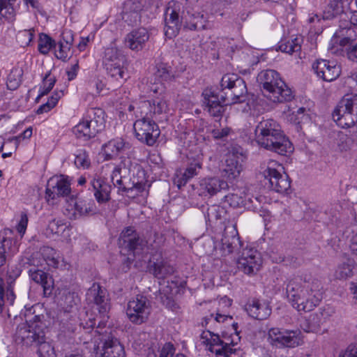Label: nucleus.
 I'll use <instances>...</instances> for the list:
<instances>
[{"label":"nucleus","instance_id":"1","mask_svg":"<svg viewBox=\"0 0 357 357\" xmlns=\"http://www.w3.org/2000/svg\"><path fill=\"white\" fill-rule=\"evenodd\" d=\"M86 301L93 304V308L98 311L96 317L89 316L88 320L82 325L85 329L92 328L94 338L93 352L96 357H126L124 347L106 327L110 309L109 299L107 290L98 283H93L86 294Z\"/></svg>","mask_w":357,"mask_h":357},{"label":"nucleus","instance_id":"2","mask_svg":"<svg viewBox=\"0 0 357 357\" xmlns=\"http://www.w3.org/2000/svg\"><path fill=\"white\" fill-rule=\"evenodd\" d=\"M220 85L219 93L212 89H206L202 93L204 109L213 116H220L225 105L243 102L248 93L245 81L236 74L225 75Z\"/></svg>","mask_w":357,"mask_h":357},{"label":"nucleus","instance_id":"3","mask_svg":"<svg viewBox=\"0 0 357 357\" xmlns=\"http://www.w3.org/2000/svg\"><path fill=\"white\" fill-rule=\"evenodd\" d=\"M119 245L128 250L127 263L135 262L134 266L139 268H146L158 279L165 278L169 274L172 268L167 266L162 259L160 255L153 256V261L147 253H144L142 241L139 239L133 227H128L122 231L119 237Z\"/></svg>","mask_w":357,"mask_h":357},{"label":"nucleus","instance_id":"4","mask_svg":"<svg viewBox=\"0 0 357 357\" xmlns=\"http://www.w3.org/2000/svg\"><path fill=\"white\" fill-rule=\"evenodd\" d=\"M34 312L33 306L26 305L21 312L20 316L24 318L26 323L18 329L19 337L26 345L37 344V357H57L54 342L45 340L43 316L35 315Z\"/></svg>","mask_w":357,"mask_h":357},{"label":"nucleus","instance_id":"5","mask_svg":"<svg viewBox=\"0 0 357 357\" xmlns=\"http://www.w3.org/2000/svg\"><path fill=\"white\" fill-rule=\"evenodd\" d=\"M114 185L119 190L126 192L128 197H141L144 200L149 194L148 176L145 170L138 164H131L126 168V164L114 167L111 174Z\"/></svg>","mask_w":357,"mask_h":357},{"label":"nucleus","instance_id":"6","mask_svg":"<svg viewBox=\"0 0 357 357\" xmlns=\"http://www.w3.org/2000/svg\"><path fill=\"white\" fill-rule=\"evenodd\" d=\"M257 144L268 151L287 155L294 151V146L282 130L280 124L273 119L261 121L255 130Z\"/></svg>","mask_w":357,"mask_h":357},{"label":"nucleus","instance_id":"7","mask_svg":"<svg viewBox=\"0 0 357 357\" xmlns=\"http://www.w3.org/2000/svg\"><path fill=\"white\" fill-rule=\"evenodd\" d=\"M287 294L292 306L298 311L310 312L322 299V292L319 285L310 286L301 278L291 280L287 286Z\"/></svg>","mask_w":357,"mask_h":357},{"label":"nucleus","instance_id":"8","mask_svg":"<svg viewBox=\"0 0 357 357\" xmlns=\"http://www.w3.org/2000/svg\"><path fill=\"white\" fill-rule=\"evenodd\" d=\"M231 303L232 301L227 296L221 297L215 302L217 305L215 312L206 316L203 319L202 325L222 324L224 326L222 335L226 344H238L241 339L238 332V324L231 316L225 314Z\"/></svg>","mask_w":357,"mask_h":357},{"label":"nucleus","instance_id":"9","mask_svg":"<svg viewBox=\"0 0 357 357\" xmlns=\"http://www.w3.org/2000/svg\"><path fill=\"white\" fill-rule=\"evenodd\" d=\"M165 87L159 82L149 86L148 100L141 97L139 100L133 101L128 107L130 112H134L136 116L151 114H166L168 105L165 98Z\"/></svg>","mask_w":357,"mask_h":357},{"label":"nucleus","instance_id":"10","mask_svg":"<svg viewBox=\"0 0 357 357\" xmlns=\"http://www.w3.org/2000/svg\"><path fill=\"white\" fill-rule=\"evenodd\" d=\"M257 81L264 96L273 102L289 101L294 97L291 89L276 70L267 69L261 71Z\"/></svg>","mask_w":357,"mask_h":357},{"label":"nucleus","instance_id":"11","mask_svg":"<svg viewBox=\"0 0 357 357\" xmlns=\"http://www.w3.org/2000/svg\"><path fill=\"white\" fill-rule=\"evenodd\" d=\"M220 329L222 334L224 326ZM225 340L223 335L220 339L218 335L206 330L201 333L197 344L205 350L215 353V357H238L241 352L234 348L237 344H226Z\"/></svg>","mask_w":357,"mask_h":357},{"label":"nucleus","instance_id":"12","mask_svg":"<svg viewBox=\"0 0 357 357\" xmlns=\"http://www.w3.org/2000/svg\"><path fill=\"white\" fill-rule=\"evenodd\" d=\"M333 119L340 128L353 126L357 121V94L344 96L335 108Z\"/></svg>","mask_w":357,"mask_h":357},{"label":"nucleus","instance_id":"13","mask_svg":"<svg viewBox=\"0 0 357 357\" xmlns=\"http://www.w3.org/2000/svg\"><path fill=\"white\" fill-rule=\"evenodd\" d=\"M261 173L273 190L283 193L290 188V182L284 174V167L276 160H269L264 162L261 167Z\"/></svg>","mask_w":357,"mask_h":357},{"label":"nucleus","instance_id":"14","mask_svg":"<svg viewBox=\"0 0 357 357\" xmlns=\"http://www.w3.org/2000/svg\"><path fill=\"white\" fill-rule=\"evenodd\" d=\"M104 51L102 62L107 75L116 80L123 79L128 68L126 57L118 52L116 46H107Z\"/></svg>","mask_w":357,"mask_h":357},{"label":"nucleus","instance_id":"15","mask_svg":"<svg viewBox=\"0 0 357 357\" xmlns=\"http://www.w3.org/2000/svg\"><path fill=\"white\" fill-rule=\"evenodd\" d=\"M268 342L278 348H294L301 345L303 337L299 330L271 328L268 331Z\"/></svg>","mask_w":357,"mask_h":357},{"label":"nucleus","instance_id":"16","mask_svg":"<svg viewBox=\"0 0 357 357\" xmlns=\"http://www.w3.org/2000/svg\"><path fill=\"white\" fill-rule=\"evenodd\" d=\"M151 314V305L146 296L137 295L130 299L127 305L126 314L128 319L135 324L145 323Z\"/></svg>","mask_w":357,"mask_h":357},{"label":"nucleus","instance_id":"17","mask_svg":"<svg viewBox=\"0 0 357 357\" xmlns=\"http://www.w3.org/2000/svg\"><path fill=\"white\" fill-rule=\"evenodd\" d=\"M143 116L134 123L135 133L139 141L149 146H153L159 137L160 131L158 126L153 120Z\"/></svg>","mask_w":357,"mask_h":357},{"label":"nucleus","instance_id":"18","mask_svg":"<svg viewBox=\"0 0 357 357\" xmlns=\"http://www.w3.org/2000/svg\"><path fill=\"white\" fill-rule=\"evenodd\" d=\"M20 238L14 231L6 228L0 232V266L5 264L6 260L19 251Z\"/></svg>","mask_w":357,"mask_h":357},{"label":"nucleus","instance_id":"19","mask_svg":"<svg viewBox=\"0 0 357 357\" xmlns=\"http://www.w3.org/2000/svg\"><path fill=\"white\" fill-rule=\"evenodd\" d=\"M44 262L48 266L56 268L66 269L69 267L68 264L56 255L54 249L49 247L43 248L40 252L36 255L31 263L34 266H43Z\"/></svg>","mask_w":357,"mask_h":357},{"label":"nucleus","instance_id":"20","mask_svg":"<svg viewBox=\"0 0 357 357\" xmlns=\"http://www.w3.org/2000/svg\"><path fill=\"white\" fill-rule=\"evenodd\" d=\"M261 264V254L252 248L245 249L237 261L238 269L248 275L257 273L260 269Z\"/></svg>","mask_w":357,"mask_h":357},{"label":"nucleus","instance_id":"21","mask_svg":"<svg viewBox=\"0 0 357 357\" xmlns=\"http://www.w3.org/2000/svg\"><path fill=\"white\" fill-rule=\"evenodd\" d=\"M317 75L326 82L336 79L341 74L340 66L335 61L318 59L312 66Z\"/></svg>","mask_w":357,"mask_h":357},{"label":"nucleus","instance_id":"22","mask_svg":"<svg viewBox=\"0 0 357 357\" xmlns=\"http://www.w3.org/2000/svg\"><path fill=\"white\" fill-rule=\"evenodd\" d=\"M70 192L69 178L64 175H55L47 181L46 196L48 199H54L56 197L67 195Z\"/></svg>","mask_w":357,"mask_h":357},{"label":"nucleus","instance_id":"23","mask_svg":"<svg viewBox=\"0 0 357 357\" xmlns=\"http://www.w3.org/2000/svg\"><path fill=\"white\" fill-rule=\"evenodd\" d=\"M127 145L123 139L116 137L103 144L99 152V157L103 160H112L121 158Z\"/></svg>","mask_w":357,"mask_h":357},{"label":"nucleus","instance_id":"24","mask_svg":"<svg viewBox=\"0 0 357 357\" xmlns=\"http://www.w3.org/2000/svg\"><path fill=\"white\" fill-rule=\"evenodd\" d=\"M94 204L91 201L77 199L71 197L66 204V214L71 219H77L81 216L93 212Z\"/></svg>","mask_w":357,"mask_h":357},{"label":"nucleus","instance_id":"25","mask_svg":"<svg viewBox=\"0 0 357 357\" xmlns=\"http://www.w3.org/2000/svg\"><path fill=\"white\" fill-rule=\"evenodd\" d=\"M335 312V310L333 307L327 305L324 307L320 315L319 314H313L310 315L309 319L305 320L301 324L302 329L307 333H314L317 332L320 325L326 321L331 317Z\"/></svg>","mask_w":357,"mask_h":357},{"label":"nucleus","instance_id":"26","mask_svg":"<svg viewBox=\"0 0 357 357\" xmlns=\"http://www.w3.org/2000/svg\"><path fill=\"white\" fill-rule=\"evenodd\" d=\"M174 6L169 3L165 13V35L168 38L175 37L178 32L181 25L179 14Z\"/></svg>","mask_w":357,"mask_h":357},{"label":"nucleus","instance_id":"27","mask_svg":"<svg viewBox=\"0 0 357 357\" xmlns=\"http://www.w3.org/2000/svg\"><path fill=\"white\" fill-rule=\"evenodd\" d=\"M228 188V183L218 177H206L199 182L201 195H214L222 190H227Z\"/></svg>","mask_w":357,"mask_h":357},{"label":"nucleus","instance_id":"28","mask_svg":"<svg viewBox=\"0 0 357 357\" xmlns=\"http://www.w3.org/2000/svg\"><path fill=\"white\" fill-rule=\"evenodd\" d=\"M242 165L239 156L236 154H229L225 160V166L222 169V176L226 178L228 184L232 183L241 174Z\"/></svg>","mask_w":357,"mask_h":357},{"label":"nucleus","instance_id":"29","mask_svg":"<svg viewBox=\"0 0 357 357\" xmlns=\"http://www.w3.org/2000/svg\"><path fill=\"white\" fill-rule=\"evenodd\" d=\"M245 310L250 317L257 319H265L271 313V309L267 302L257 299L249 301Z\"/></svg>","mask_w":357,"mask_h":357},{"label":"nucleus","instance_id":"30","mask_svg":"<svg viewBox=\"0 0 357 357\" xmlns=\"http://www.w3.org/2000/svg\"><path fill=\"white\" fill-rule=\"evenodd\" d=\"M144 0H126L123 8V19L130 23H137L140 19Z\"/></svg>","mask_w":357,"mask_h":357},{"label":"nucleus","instance_id":"31","mask_svg":"<svg viewBox=\"0 0 357 357\" xmlns=\"http://www.w3.org/2000/svg\"><path fill=\"white\" fill-rule=\"evenodd\" d=\"M283 114L287 121L291 123L298 125L311 121L314 117V114L310 110L304 107H300L296 111H293L290 107L284 109Z\"/></svg>","mask_w":357,"mask_h":357},{"label":"nucleus","instance_id":"32","mask_svg":"<svg viewBox=\"0 0 357 357\" xmlns=\"http://www.w3.org/2000/svg\"><path fill=\"white\" fill-rule=\"evenodd\" d=\"M29 274L33 281L42 286L45 296L51 294L54 287V280L49 274L35 268H31L29 271Z\"/></svg>","mask_w":357,"mask_h":357},{"label":"nucleus","instance_id":"33","mask_svg":"<svg viewBox=\"0 0 357 357\" xmlns=\"http://www.w3.org/2000/svg\"><path fill=\"white\" fill-rule=\"evenodd\" d=\"M91 185L98 203H105L109 199L111 186L100 175L96 174Z\"/></svg>","mask_w":357,"mask_h":357},{"label":"nucleus","instance_id":"34","mask_svg":"<svg viewBox=\"0 0 357 357\" xmlns=\"http://www.w3.org/2000/svg\"><path fill=\"white\" fill-rule=\"evenodd\" d=\"M45 234L51 238L67 240L70 236V229L63 220H53L49 222Z\"/></svg>","mask_w":357,"mask_h":357},{"label":"nucleus","instance_id":"35","mask_svg":"<svg viewBox=\"0 0 357 357\" xmlns=\"http://www.w3.org/2000/svg\"><path fill=\"white\" fill-rule=\"evenodd\" d=\"M79 301L77 294L68 289L60 290L56 297L59 307L65 312H70Z\"/></svg>","mask_w":357,"mask_h":357},{"label":"nucleus","instance_id":"36","mask_svg":"<svg viewBox=\"0 0 357 357\" xmlns=\"http://www.w3.org/2000/svg\"><path fill=\"white\" fill-rule=\"evenodd\" d=\"M202 162L198 158L193 163H191L183 172H176L174 178V183L180 188L183 186L190 178L197 175L202 168Z\"/></svg>","mask_w":357,"mask_h":357},{"label":"nucleus","instance_id":"37","mask_svg":"<svg viewBox=\"0 0 357 357\" xmlns=\"http://www.w3.org/2000/svg\"><path fill=\"white\" fill-rule=\"evenodd\" d=\"M98 132L90 121V119H87L85 116L73 128V133L76 137L84 141L95 137Z\"/></svg>","mask_w":357,"mask_h":357},{"label":"nucleus","instance_id":"38","mask_svg":"<svg viewBox=\"0 0 357 357\" xmlns=\"http://www.w3.org/2000/svg\"><path fill=\"white\" fill-rule=\"evenodd\" d=\"M87 119H90L93 127L99 132L105 127V112L101 108H91L87 111L85 115Z\"/></svg>","mask_w":357,"mask_h":357},{"label":"nucleus","instance_id":"39","mask_svg":"<svg viewBox=\"0 0 357 357\" xmlns=\"http://www.w3.org/2000/svg\"><path fill=\"white\" fill-rule=\"evenodd\" d=\"M149 39V33L145 28H139L129 33L126 38V43L130 45H143Z\"/></svg>","mask_w":357,"mask_h":357},{"label":"nucleus","instance_id":"40","mask_svg":"<svg viewBox=\"0 0 357 357\" xmlns=\"http://www.w3.org/2000/svg\"><path fill=\"white\" fill-rule=\"evenodd\" d=\"M344 13L342 0L331 1L323 12L324 20H331Z\"/></svg>","mask_w":357,"mask_h":357},{"label":"nucleus","instance_id":"41","mask_svg":"<svg viewBox=\"0 0 357 357\" xmlns=\"http://www.w3.org/2000/svg\"><path fill=\"white\" fill-rule=\"evenodd\" d=\"M211 26V23L208 20L207 15L200 13L193 14L189 22V28L194 30L210 29Z\"/></svg>","mask_w":357,"mask_h":357},{"label":"nucleus","instance_id":"42","mask_svg":"<svg viewBox=\"0 0 357 357\" xmlns=\"http://www.w3.org/2000/svg\"><path fill=\"white\" fill-rule=\"evenodd\" d=\"M64 96L63 90H55L48 98L47 102L43 104L37 109V114L46 113L52 109L58 103L59 100Z\"/></svg>","mask_w":357,"mask_h":357},{"label":"nucleus","instance_id":"43","mask_svg":"<svg viewBox=\"0 0 357 357\" xmlns=\"http://www.w3.org/2000/svg\"><path fill=\"white\" fill-rule=\"evenodd\" d=\"M56 82V77L52 75L50 73H47L39 85L38 94L36 100L38 102L41 97L47 95L52 89Z\"/></svg>","mask_w":357,"mask_h":357},{"label":"nucleus","instance_id":"44","mask_svg":"<svg viewBox=\"0 0 357 357\" xmlns=\"http://www.w3.org/2000/svg\"><path fill=\"white\" fill-rule=\"evenodd\" d=\"M161 286L160 288V296L162 303L169 308L173 309L174 306V302L173 300L174 289L172 287H169V282L167 285H165V282L162 284L159 282Z\"/></svg>","mask_w":357,"mask_h":357},{"label":"nucleus","instance_id":"45","mask_svg":"<svg viewBox=\"0 0 357 357\" xmlns=\"http://www.w3.org/2000/svg\"><path fill=\"white\" fill-rule=\"evenodd\" d=\"M247 197L248 195L244 193V191L240 192V194L238 192L232 193L225 196V202L233 207L246 206L247 199L252 202L250 198Z\"/></svg>","mask_w":357,"mask_h":357},{"label":"nucleus","instance_id":"46","mask_svg":"<svg viewBox=\"0 0 357 357\" xmlns=\"http://www.w3.org/2000/svg\"><path fill=\"white\" fill-rule=\"evenodd\" d=\"M16 0H0V15L9 21H13L15 17V10L13 3Z\"/></svg>","mask_w":357,"mask_h":357},{"label":"nucleus","instance_id":"47","mask_svg":"<svg viewBox=\"0 0 357 357\" xmlns=\"http://www.w3.org/2000/svg\"><path fill=\"white\" fill-rule=\"evenodd\" d=\"M354 265L351 261L344 262L337 266L335 277L339 280H347L353 276Z\"/></svg>","mask_w":357,"mask_h":357},{"label":"nucleus","instance_id":"48","mask_svg":"<svg viewBox=\"0 0 357 357\" xmlns=\"http://www.w3.org/2000/svg\"><path fill=\"white\" fill-rule=\"evenodd\" d=\"M342 36L343 37L341 38L339 45H349L352 44L353 43H356L355 45H357V36L354 29H343L340 32L335 33L334 35L335 38H340Z\"/></svg>","mask_w":357,"mask_h":357},{"label":"nucleus","instance_id":"49","mask_svg":"<svg viewBox=\"0 0 357 357\" xmlns=\"http://www.w3.org/2000/svg\"><path fill=\"white\" fill-rule=\"evenodd\" d=\"M75 165L78 169H86L91 166V160L86 151L80 149L75 153Z\"/></svg>","mask_w":357,"mask_h":357},{"label":"nucleus","instance_id":"50","mask_svg":"<svg viewBox=\"0 0 357 357\" xmlns=\"http://www.w3.org/2000/svg\"><path fill=\"white\" fill-rule=\"evenodd\" d=\"M33 135V128L29 126L18 135L9 139V142L14 144L13 150L15 151L18 146L22 143H28Z\"/></svg>","mask_w":357,"mask_h":357},{"label":"nucleus","instance_id":"51","mask_svg":"<svg viewBox=\"0 0 357 357\" xmlns=\"http://www.w3.org/2000/svg\"><path fill=\"white\" fill-rule=\"evenodd\" d=\"M222 241L223 250H227L228 252H232L234 250L241 246L239 237L237 235V231L234 229H233V235L231 240L225 237Z\"/></svg>","mask_w":357,"mask_h":357},{"label":"nucleus","instance_id":"52","mask_svg":"<svg viewBox=\"0 0 357 357\" xmlns=\"http://www.w3.org/2000/svg\"><path fill=\"white\" fill-rule=\"evenodd\" d=\"M22 70L13 68L8 76L7 86L10 90L16 89L21 82Z\"/></svg>","mask_w":357,"mask_h":357},{"label":"nucleus","instance_id":"53","mask_svg":"<svg viewBox=\"0 0 357 357\" xmlns=\"http://www.w3.org/2000/svg\"><path fill=\"white\" fill-rule=\"evenodd\" d=\"M157 76L163 80H168L178 76V75L176 72H173L172 68L167 64L162 63L157 67Z\"/></svg>","mask_w":357,"mask_h":357},{"label":"nucleus","instance_id":"54","mask_svg":"<svg viewBox=\"0 0 357 357\" xmlns=\"http://www.w3.org/2000/svg\"><path fill=\"white\" fill-rule=\"evenodd\" d=\"M134 348L142 356H146V357H156L154 349L149 347V344H142L137 340L134 343Z\"/></svg>","mask_w":357,"mask_h":357},{"label":"nucleus","instance_id":"55","mask_svg":"<svg viewBox=\"0 0 357 357\" xmlns=\"http://www.w3.org/2000/svg\"><path fill=\"white\" fill-rule=\"evenodd\" d=\"M34 29L22 30L17 35V41L22 44L29 45L34 38Z\"/></svg>","mask_w":357,"mask_h":357},{"label":"nucleus","instance_id":"56","mask_svg":"<svg viewBox=\"0 0 357 357\" xmlns=\"http://www.w3.org/2000/svg\"><path fill=\"white\" fill-rule=\"evenodd\" d=\"M28 221V216L26 213H22L20 214V220H18V222L15 226V229L18 234H20V236H18V238H20V240L22 238L23 236L26 232Z\"/></svg>","mask_w":357,"mask_h":357},{"label":"nucleus","instance_id":"57","mask_svg":"<svg viewBox=\"0 0 357 357\" xmlns=\"http://www.w3.org/2000/svg\"><path fill=\"white\" fill-rule=\"evenodd\" d=\"M10 304L13 305L15 299V296L14 294L13 290L11 287H8L6 289V294H4L3 288L0 284V305H3L5 303V300Z\"/></svg>","mask_w":357,"mask_h":357},{"label":"nucleus","instance_id":"58","mask_svg":"<svg viewBox=\"0 0 357 357\" xmlns=\"http://www.w3.org/2000/svg\"><path fill=\"white\" fill-rule=\"evenodd\" d=\"M53 51L56 57L63 61L68 59L71 54L70 46H53Z\"/></svg>","mask_w":357,"mask_h":357},{"label":"nucleus","instance_id":"59","mask_svg":"<svg viewBox=\"0 0 357 357\" xmlns=\"http://www.w3.org/2000/svg\"><path fill=\"white\" fill-rule=\"evenodd\" d=\"M148 163L153 172L160 169L162 166V158L160 155L156 153H150L149 155Z\"/></svg>","mask_w":357,"mask_h":357},{"label":"nucleus","instance_id":"60","mask_svg":"<svg viewBox=\"0 0 357 357\" xmlns=\"http://www.w3.org/2000/svg\"><path fill=\"white\" fill-rule=\"evenodd\" d=\"M225 213L223 208L218 205H213L208 208L207 214L209 218H215L216 220L222 218V214Z\"/></svg>","mask_w":357,"mask_h":357},{"label":"nucleus","instance_id":"61","mask_svg":"<svg viewBox=\"0 0 357 357\" xmlns=\"http://www.w3.org/2000/svg\"><path fill=\"white\" fill-rule=\"evenodd\" d=\"M174 353V347L172 344L165 343L162 347L159 357H172Z\"/></svg>","mask_w":357,"mask_h":357},{"label":"nucleus","instance_id":"62","mask_svg":"<svg viewBox=\"0 0 357 357\" xmlns=\"http://www.w3.org/2000/svg\"><path fill=\"white\" fill-rule=\"evenodd\" d=\"M275 50L277 52L281 51L282 52L292 55L294 53L300 52L301 46H278Z\"/></svg>","mask_w":357,"mask_h":357},{"label":"nucleus","instance_id":"63","mask_svg":"<svg viewBox=\"0 0 357 357\" xmlns=\"http://www.w3.org/2000/svg\"><path fill=\"white\" fill-rule=\"evenodd\" d=\"M338 357H357V347L349 346L342 351Z\"/></svg>","mask_w":357,"mask_h":357},{"label":"nucleus","instance_id":"64","mask_svg":"<svg viewBox=\"0 0 357 357\" xmlns=\"http://www.w3.org/2000/svg\"><path fill=\"white\" fill-rule=\"evenodd\" d=\"M231 130L229 128L215 129L212 131V135L215 139H222L229 135Z\"/></svg>","mask_w":357,"mask_h":357}]
</instances>
